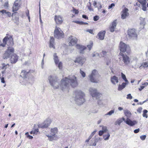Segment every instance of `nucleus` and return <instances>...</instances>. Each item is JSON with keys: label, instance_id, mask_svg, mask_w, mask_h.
Here are the masks:
<instances>
[{"label": "nucleus", "instance_id": "nucleus-1", "mask_svg": "<svg viewBox=\"0 0 148 148\" xmlns=\"http://www.w3.org/2000/svg\"><path fill=\"white\" fill-rule=\"evenodd\" d=\"M48 80L51 85L54 89L60 88L64 91H68L70 86L73 88H75L78 84L77 78L74 75L65 77L62 79L61 81L60 85L59 80L55 75H50L48 77Z\"/></svg>", "mask_w": 148, "mask_h": 148}, {"label": "nucleus", "instance_id": "nucleus-2", "mask_svg": "<svg viewBox=\"0 0 148 148\" xmlns=\"http://www.w3.org/2000/svg\"><path fill=\"white\" fill-rule=\"evenodd\" d=\"M75 100L76 103L79 105L83 104L85 101L84 92L80 90H78L75 91Z\"/></svg>", "mask_w": 148, "mask_h": 148}, {"label": "nucleus", "instance_id": "nucleus-3", "mask_svg": "<svg viewBox=\"0 0 148 148\" xmlns=\"http://www.w3.org/2000/svg\"><path fill=\"white\" fill-rule=\"evenodd\" d=\"M54 36L55 38L58 39L61 38L63 37V33L61 29L57 27L54 31Z\"/></svg>", "mask_w": 148, "mask_h": 148}, {"label": "nucleus", "instance_id": "nucleus-4", "mask_svg": "<svg viewBox=\"0 0 148 148\" xmlns=\"http://www.w3.org/2000/svg\"><path fill=\"white\" fill-rule=\"evenodd\" d=\"M89 92L90 95L92 97H95L97 99L99 98L101 95L100 93L97 92V90L94 88H90L89 89Z\"/></svg>", "mask_w": 148, "mask_h": 148}, {"label": "nucleus", "instance_id": "nucleus-5", "mask_svg": "<svg viewBox=\"0 0 148 148\" xmlns=\"http://www.w3.org/2000/svg\"><path fill=\"white\" fill-rule=\"evenodd\" d=\"M128 34L130 38L132 39H136L137 35L135 29H130L128 31Z\"/></svg>", "mask_w": 148, "mask_h": 148}, {"label": "nucleus", "instance_id": "nucleus-6", "mask_svg": "<svg viewBox=\"0 0 148 148\" xmlns=\"http://www.w3.org/2000/svg\"><path fill=\"white\" fill-rule=\"evenodd\" d=\"M51 123V120L50 119L45 120L43 123L39 124L38 125V128H46L50 125Z\"/></svg>", "mask_w": 148, "mask_h": 148}, {"label": "nucleus", "instance_id": "nucleus-7", "mask_svg": "<svg viewBox=\"0 0 148 148\" xmlns=\"http://www.w3.org/2000/svg\"><path fill=\"white\" fill-rule=\"evenodd\" d=\"M120 55L122 57V61L125 65H127L129 64L130 61L129 57L126 55L125 54L122 53H120Z\"/></svg>", "mask_w": 148, "mask_h": 148}, {"label": "nucleus", "instance_id": "nucleus-8", "mask_svg": "<svg viewBox=\"0 0 148 148\" xmlns=\"http://www.w3.org/2000/svg\"><path fill=\"white\" fill-rule=\"evenodd\" d=\"M53 59L56 64L58 65V68L60 69H61L62 67V63L61 62H59V60L58 58L56 53L53 54Z\"/></svg>", "mask_w": 148, "mask_h": 148}, {"label": "nucleus", "instance_id": "nucleus-9", "mask_svg": "<svg viewBox=\"0 0 148 148\" xmlns=\"http://www.w3.org/2000/svg\"><path fill=\"white\" fill-rule=\"evenodd\" d=\"M127 47V45L125 44L122 42H121L119 45L120 53H125L126 51Z\"/></svg>", "mask_w": 148, "mask_h": 148}, {"label": "nucleus", "instance_id": "nucleus-10", "mask_svg": "<svg viewBox=\"0 0 148 148\" xmlns=\"http://www.w3.org/2000/svg\"><path fill=\"white\" fill-rule=\"evenodd\" d=\"M129 10L126 8H124L121 12V18L123 19H125L129 15Z\"/></svg>", "mask_w": 148, "mask_h": 148}, {"label": "nucleus", "instance_id": "nucleus-11", "mask_svg": "<svg viewBox=\"0 0 148 148\" xmlns=\"http://www.w3.org/2000/svg\"><path fill=\"white\" fill-rule=\"evenodd\" d=\"M94 75L97 76H99V75H100L98 73V71L95 69H94L92 71L91 74L89 75V79L91 82H96L95 80H94L92 78V76Z\"/></svg>", "mask_w": 148, "mask_h": 148}, {"label": "nucleus", "instance_id": "nucleus-12", "mask_svg": "<svg viewBox=\"0 0 148 148\" xmlns=\"http://www.w3.org/2000/svg\"><path fill=\"white\" fill-rule=\"evenodd\" d=\"M5 38H6L5 46L6 44H7L8 46H12L13 45V39L12 37L10 36L9 37H5Z\"/></svg>", "mask_w": 148, "mask_h": 148}, {"label": "nucleus", "instance_id": "nucleus-13", "mask_svg": "<svg viewBox=\"0 0 148 148\" xmlns=\"http://www.w3.org/2000/svg\"><path fill=\"white\" fill-rule=\"evenodd\" d=\"M69 40L70 41L69 43V45H75L77 42V40L75 37L73 36H71L68 38Z\"/></svg>", "mask_w": 148, "mask_h": 148}, {"label": "nucleus", "instance_id": "nucleus-14", "mask_svg": "<svg viewBox=\"0 0 148 148\" xmlns=\"http://www.w3.org/2000/svg\"><path fill=\"white\" fill-rule=\"evenodd\" d=\"M18 59V56L16 54H13L11 55L10 61L11 63L15 64L17 62Z\"/></svg>", "mask_w": 148, "mask_h": 148}, {"label": "nucleus", "instance_id": "nucleus-15", "mask_svg": "<svg viewBox=\"0 0 148 148\" xmlns=\"http://www.w3.org/2000/svg\"><path fill=\"white\" fill-rule=\"evenodd\" d=\"M86 60V59L85 58L79 57L76 58V60L75 61V62L81 64L82 65Z\"/></svg>", "mask_w": 148, "mask_h": 148}, {"label": "nucleus", "instance_id": "nucleus-16", "mask_svg": "<svg viewBox=\"0 0 148 148\" xmlns=\"http://www.w3.org/2000/svg\"><path fill=\"white\" fill-rule=\"evenodd\" d=\"M21 1V0H16L15 1L12 7V11L13 12L16 11L18 10L19 9V3Z\"/></svg>", "mask_w": 148, "mask_h": 148}, {"label": "nucleus", "instance_id": "nucleus-17", "mask_svg": "<svg viewBox=\"0 0 148 148\" xmlns=\"http://www.w3.org/2000/svg\"><path fill=\"white\" fill-rule=\"evenodd\" d=\"M137 122L135 120L132 121L128 118H127L126 123L128 125L133 126L137 124Z\"/></svg>", "mask_w": 148, "mask_h": 148}, {"label": "nucleus", "instance_id": "nucleus-18", "mask_svg": "<svg viewBox=\"0 0 148 148\" xmlns=\"http://www.w3.org/2000/svg\"><path fill=\"white\" fill-rule=\"evenodd\" d=\"M76 47L77 49L80 50V53L82 54L84 53V51L87 49L86 47L79 44L77 45H76Z\"/></svg>", "mask_w": 148, "mask_h": 148}, {"label": "nucleus", "instance_id": "nucleus-19", "mask_svg": "<svg viewBox=\"0 0 148 148\" xmlns=\"http://www.w3.org/2000/svg\"><path fill=\"white\" fill-rule=\"evenodd\" d=\"M54 19L55 22L57 24H61L63 22L61 17L59 15L55 16L54 18Z\"/></svg>", "mask_w": 148, "mask_h": 148}, {"label": "nucleus", "instance_id": "nucleus-20", "mask_svg": "<svg viewBox=\"0 0 148 148\" xmlns=\"http://www.w3.org/2000/svg\"><path fill=\"white\" fill-rule=\"evenodd\" d=\"M110 80L112 83L114 85H115L119 82L118 77L115 75L111 77Z\"/></svg>", "mask_w": 148, "mask_h": 148}, {"label": "nucleus", "instance_id": "nucleus-21", "mask_svg": "<svg viewBox=\"0 0 148 148\" xmlns=\"http://www.w3.org/2000/svg\"><path fill=\"white\" fill-rule=\"evenodd\" d=\"M54 45V39L53 37L51 36L49 40V47L50 48H53V49H55Z\"/></svg>", "mask_w": 148, "mask_h": 148}, {"label": "nucleus", "instance_id": "nucleus-22", "mask_svg": "<svg viewBox=\"0 0 148 148\" xmlns=\"http://www.w3.org/2000/svg\"><path fill=\"white\" fill-rule=\"evenodd\" d=\"M106 33L105 31H101L98 33L97 36L98 38L100 40H103L104 38V37Z\"/></svg>", "mask_w": 148, "mask_h": 148}, {"label": "nucleus", "instance_id": "nucleus-23", "mask_svg": "<svg viewBox=\"0 0 148 148\" xmlns=\"http://www.w3.org/2000/svg\"><path fill=\"white\" fill-rule=\"evenodd\" d=\"M140 28L141 29H143L144 26L145 24V18L142 17H140Z\"/></svg>", "mask_w": 148, "mask_h": 148}, {"label": "nucleus", "instance_id": "nucleus-24", "mask_svg": "<svg viewBox=\"0 0 148 148\" xmlns=\"http://www.w3.org/2000/svg\"><path fill=\"white\" fill-rule=\"evenodd\" d=\"M128 83H127V82H123L121 84H119V86L118 90L119 91H121L123 89L125 88L126 85L128 84Z\"/></svg>", "mask_w": 148, "mask_h": 148}, {"label": "nucleus", "instance_id": "nucleus-25", "mask_svg": "<svg viewBox=\"0 0 148 148\" xmlns=\"http://www.w3.org/2000/svg\"><path fill=\"white\" fill-rule=\"evenodd\" d=\"M116 25V21L115 20L112 23V25L110 27V29L111 32H113L114 31Z\"/></svg>", "mask_w": 148, "mask_h": 148}, {"label": "nucleus", "instance_id": "nucleus-26", "mask_svg": "<svg viewBox=\"0 0 148 148\" xmlns=\"http://www.w3.org/2000/svg\"><path fill=\"white\" fill-rule=\"evenodd\" d=\"M58 132V129L57 127H55L52 128L51 130V134L53 136H55L56 134Z\"/></svg>", "mask_w": 148, "mask_h": 148}, {"label": "nucleus", "instance_id": "nucleus-27", "mask_svg": "<svg viewBox=\"0 0 148 148\" xmlns=\"http://www.w3.org/2000/svg\"><path fill=\"white\" fill-rule=\"evenodd\" d=\"M92 79H93L94 80H95L96 82H92L94 83H98L100 80L99 78L101 77L100 75H99V76H97L95 75H92Z\"/></svg>", "mask_w": 148, "mask_h": 148}, {"label": "nucleus", "instance_id": "nucleus-28", "mask_svg": "<svg viewBox=\"0 0 148 148\" xmlns=\"http://www.w3.org/2000/svg\"><path fill=\"white\" fill-rule=\"evenodd\" d=\"M124 113L127 118H129L131 116L132 114L131 112L128 110H124Z\"/></svg>", "mask_w": 148, "mask_h": 148}, {"label": "nucleus", "instance_id": "nucleus-29", "mask_svg": "<svg viewBox=\"0 0 148 148\" xmlns=\"http://www.w3.org/2000/svg\"><path fill=\"white\" fill-rule=\"evenodd\" d=\"M110 136V134L108 132L106 133L103 135V138L105 140H109Z\"/></svg>", "mask_w": 148, "mask_h": 148}, {"label": "nucleus", "instance_id": "nucleus-30", "mask_svg": "<svg viewBox=\"0 0 148 148\" xmlns=\"http://www.w3.org/2000/svg\"><path fill=\"white\" fill-rule=\"evenodd\" d=\"M29 73V72H27L25 71H23L21 73V76L23 78H25L27 77V75Z\"/></svg>", "mask_w": 148, "mask_h": 148}, {"label": "nucleus", "instance_id": "nucleus-31", "mask_svg": "<svg viewBox=\"0 0 148 148\" xmlns=\"http://www.w3.org/2000/svg\"><path fill=\"white\" fill-rule=\"evenodd\" d=\"M6 51L9 53H10L11 55H12V54L14 52V49L13 48L9 47L7 49Z\"/></svg>", "mask_w": 148, "mask_h": 148}, {"label": "nucleus", "instance_id": "nucleus-32", "mask_svg": "<svg viewBox=\"0 0 148 148\" xmlns=\"http://www.w3.org/2000/svg\"><path fill=\"white\" fill-rule=\"evenodd\" d=\"M11 55L10 53L7 52L6 51H5V53L3 54V58L4 59H7L8 58H9V57Z\"/></svg>", "mask_w": 148, "mask_h": 148}, {"label": "nucleus", "instance_id": "nucleus-33", "mask_svg": "<svg viewBox=\"0 0 148 148\" xmlns=\"http://www.w3.org/2000/svg\"><path fill=\"white\" fill-rule=\"evenodd\" d=\"M121 75L122 78L124 80L125 82H127V83H128V81L126 78L125 75L122 73H121Z\"/></svg>", "mask_w": 148, "mask_h": 148}, {"label": "nucleus", "instance_id": "nucleus-34", "mask_svg": "<svg viewBox=\"0 0 148 148\" xmlns=\"http://www.w3.org/2000/svg\"><path fill=\"white\" fill-rule=\"evenodd\" d=\"M141 66H142L144 68L148 67V61L147 62H143V63L142 64L141 66L139 67L140 68Z\"/></svg>", "mask_w": 148, "mask_h": 148}, {"label": "nucleus", "instance_id": "nucleus-35", "mask_svg": "<svg viewBox=\"0 0 148 148\" xmlns=\"http://www.w3.org/2000/svg\"><path fill=\"white\" fill-rule=\"evenodd\" d=\"M2 67L1 69H6L8 67H9V65L8 64H5L4 63H3L2 64Z\"/></svg>", "mask_w": 148, "mask_h": 148}, {"label": "nucleus", "instance_id": "nucleus-36", "mask_svg": "<svg viewBox=\"0 0 148 148\" xmlns=\"http://www.w3.org/2000/svg\"><path fill=\"white\" fill-rule=\"evenodd\" d=\"M6 38H4L3 39V43H2L0 40V47L2 46L3 47H5V41Z\"/></svg>", "mask_w": 148, "mask_h": 148}, {"label": "nucleus", "instance_id": "nucleus-37", "mask_svg": "<svg viewBox=\"0 0 148 148\" xmlns=\"http://www.w3.org/2000/svg\"><path fill=\"white\" fill-rule=\"evenodd\" d=\"M122 122V119H118L115 123L114 124L115 125H120L121 123Z\"/></svg>", "mask_w": 148, "mask_h": 148}, {"label": "nucleus", "instance_id": "nucleus-38", "mask_svg": "<svg viewBox=\"0 0 148 148\" xmlns=\"http://www.w3.org/2000/svg\"><path fill=\"white\" fill-rule=\"evenodd\" d=\"M143 117H145L146 118H147L148 117V115L147 113L148 112V111L146 110H144L143 111Z\"/></svg>", "mask_w": 148, "mask_h": 148}, {"label": "nucleus", "instance_id": "nucleus-39", "mask_svg": "<svg viewBox=\"0 0 148 148\" xmlns=\"http://www.w3.org/2000/svg\"><path fill=\"white\" fill-rule=\"evenodd\" d=\"M101 130L104 133H106L107 132H108L107 127L105 126H102Z\"/></svg>", "mask_w": 148, "mask_h": 148}, {"label": "nucleus", "instance_id": "nucleus-40", "mask_svg": "<svg viewBox=\"0 0 148 148\" xmlns=\"http://www.w3.org/2000/svg\"><path fill=\"white\" fill-rule=\"evenodd\" d=\"M93 43L92 41H91L90 42V44L87 45V47L88 48L89 51H90L91 49L93 46Z\"/></svg>", "mask_w": 148, "mask_h": 148}, {"label": "nucleus", "instance_id": "nucleus-41", "mask_svg": "<svg viewBox=\"0 0 148 148\" xmlns=\"http://www.w3.org/2000/svg\"><path fill=\"white\" fill-rule=\"evenodd\" d=\"M138 1L141 4V5L146 3V0H138Z\"/></svg>", "mask_w": 148, "mask_h": 148}, {"label": "nucleus", "instance_id": "nucleus-42", "mask_svg": "<svg viewBox=\"0 0 148 148\" xmlns=\"http://www.w3.org/2000/svg\"><path fill=\"white\" fill-rule=\"evenodd\" d=\"M87 5L88 9L90 11L93 10V9L92 8L91 3L90 2H89L87 4Z\"/></svg>", "mask_w": 148, "mask_h": 148}, {"label": "nucleus", "instance_id": "nucleus-43", "mask_svg": "<svg viewBox=\"0 0 148 148\" xmlns=\"http://www.w3.org/2000/svg\"><path fill=\"white\" fill-rule=\"evenodd\" d=\"M142 7V9L144 11H146V4L141 5Z\"/></svg>", "mask_w": 148, "mask_h": 148}, {"label": "nucleus", "instance_id": "nucleus-44", "mask_svg": "<svg viewBox=\"0 0 148 148\" xmlns=\"http://www.w3.org/2000/svg\"><path fill=\"white\" fill-rule=\"evenodd\" d=\"M80 73L83 77H84L86 76V74L84 72L82 71L81 69L80 70Z\"/></svg>", "mask_w": 148, "mask_h": 148}, {"label": "nucleus", "instance_id": "nucleus-45", "mask_svg": "<svg viewBox=\"0 0 148 148\" xmlns=\"http://www.w3.org/2000/svg\"><path fill=\"white\" fill-rule=\"evenodd\" d=\"M107 53V52L106 51H103L100 53V55L101 56L104 57Z\"/></svg>", "mask_w": 148, "mask_h": 148}, {"label": "nucleus", "instance_id": "nucleus-46", "mask_svg": "<svg viewBox=\"0 0 148 148\" xmlns=\"http://www.w3.org/2000/svg\"><path fill=\"white\" fill-rule=\"evenodd\" d=\"M96 132V130L94 131L93 132H92L91 134L90 135L89 137V139H91L93 136L94 135V134Z\"/></svg>", "mask_w": 148, "mask_h": 148}, {"label": "nucleus", "instance_id": "nucleus-47", "mask_svg": "<svg viewBox=\"0 0 148 148\" xmlns=\"http://www.w3.org/2000/svg\"><path fill=\"white\" fill-rule=\"evenodd\" d=\"M133 97L131 95V94H129L127 95L126 97V98L127 99H132Z\"/></svg>", "mask_w": 148, "mask_h": 148}, {"label": "nucleus", "instance_id": "nucleus-48", "mask_svg": "<svg viewBox=\"0 0 148 148\" xmlns=\"http://www.w3.org/2000/svg\"><path fill=\"white\" fill-rule=\"evenodd\" d=\"M8 2L7 1L5 2L3 6L5 8L7 9L8 8Z\"/></svg>", "mask_w": 148, "mask_h": 148}, {"label": "nucleus", "instance_id": "nucleus-49", "mask_svg": "<svg viewBox=\"0 0 148 148\" xmlns=\"http://www.w3.org/2000/svg\"><path fill=\"white\" fill-rule=\"evenodd\" d=\"M114 112V110H111L108 112L105 115H111Z\"/></svg>", "mask_w": 148, "mask_h": 148}, {"label": "nucleus", "instance_id": "nucleus-50", "mask_svg": "<svg viewBox=\"0 0 148 148\" xmlns=\"http://www.w3.org/2000/svg\"><path fill=\"white\" fill-rule=\"evenodd\" d=\"M55 136H51L48 138L49 140L50 141H53L54 140H55L54 138Z\"/></svg>", "mask_w": 148, "mask_h": 148}, {"label": "nucleus", "instance_id": "nucleus-51", "mask_svg": "<svg viewBox=\"0 0 148 148\" xmlns=\"http://www.w3.org/2000/svg\"><path fill=\"white\" fill-rule=\"evenodd\" d=\"M146 137V135H142V136H140V138L141 140H144L145 139Z\"/></svg>", "mask_w": 148, "mask_h": 148}, {"label": "nucleus", "instance_id": "nucleus-52", "mask_svg": "<svg viewBox=\"0 0 148 148\" xmlns=\"http://www.w3.org/2000/svg\"><path fill=\"white\" fill-rule=\"evenodd\" d=\"M7 11L4 10H3L0 11V12L2 13V14L4 15L5 14H6Z\"/></svg>", "mask_w": 148, "mask_h": 148}, {"label": "nucleus", "instance_id": "nucleus-53", "mask_svg": "<svg viewBox=\"0 0 148 148\" xmlns=\"http://www.w3.org/2000/svg\"><path fill=\"white\" fill-rule=\"evenodd\" d=\"M33 134H36L39 131V130L38 129H35L33 130Z\"/></svg>", "mask_w": 148, "mask_h": 148}, {"label": "nucleus", "instance_id": "nucleus-54", "mask_svg": "<svg viewBox=\"0 0 148 148\" xmlns=\"http://www.w3.org/2000/svg\"><path fill=\"white\" fill-rule=\"evenodd\" d=\"M142 109L143 108L142 107H139L137 110V112L139 113H140L141 112Z\"/></svg>", "mask_w": 148, "mask_h": 148}, {"label": "nucleus", "instance_id": "nucleus-55", "mask_svg": "<svg viewBox=\"0 0 148 148\" xmlns=\"http://www.w3.org/2000/svg\"><path fill=\"white\" fill-rule=\"evenodd\" d=\"M99 18V16H95L94 17L93 19L95 21H96L98 20Z\"/></svg>", "mask_w": 148, "mask_h": 148}, {"label": "nucleus", "instance_id": "nucleus-56", "mask_svg": "<svg viewBox=\"0 0 148 148\" xmlns=\"http://www.w3.org/2000/svg\"><path fill=\"white\" fill-rule=\"evenodd\" d=\"M86 31L89 32L90 34H93V30L92 29H88L86 30Z\"/></svg>", "mask_w": 148, "mask_h": 148}, {"label": "nucleus", "instance_id": "nucleus-57", "mask_svg": "<svg viewBox=\"0 0 148 148\" xmlns=\"http://www.w3.org/2000/svg\"><path fill=\"white\" fill-rule=\"evenodd\" d=\"M73 22L80 25H82V21H73Z\"/></svg>", "mask_w": 148, "mask_h": 148}, {"label": "nucleus", "instance_id": "nucleus-58", "mask_svg": "<svg viewBox=\"0 0 148 148\" xmlns=\"http://www.w3.org/2000/svg\"><path fill=\"white\" fill-rule=\"evenodd\" d=\"M104 133L102 130H101L99 131V136H101Z\"/></svg>", "mask_w": 148, "mask_h": 148}, {"label": "nucleus", "instance_id": "nucleus-59", "mask_svg": "<svg viewBox=\"0 0 148 148\" xmlns=\"http://www.w3.org/2000/svg\"><path fill=\"white\" fill-rule=\"evenodd\" d=\"M98 103L99 105L101 106L103 104L102 101L101 100H98Z\"/></svg>", "mask_w": 148, "mask_h": 148}, {"label": "nucleus", "instance_id": "nucleus-60", "mask_svg": "<svg viewBox=\"0 0 148 148\" xmlns=\"http://www.w3.org/2000/svg\"><path fill=\"white\" fill-rule=\"evenodd\" d=\"M44 59H43V58L42 59V62H41V68L42 69H43L44 68Z\"/></svg>", "mask_w": 148, "mask_h": 148}, {"label": "nucleus", "instance_id": "nucleus-61", "mask_svg": "<svg viewBox=\"0 0 148 148\" xmlns=\"http://www.w3.org/2000/svg\"><path fill=\"white\" fill-rule=\"evenodd\" d=\"M115 6V4L114 3H112L109 6L108 9H111L112 7Z\"/></svg>", "mask_w": 148, "mask_h": 148}, {"label": "nucleus", "instance_id": "nucleus-62", "mask_svg": "<svg viewBox=\"0 0 148 148\" xmlns=\"http://www.w3.org/2000/svg\"><path fill=\"white\" fill-rule=\"evenodd\" d=\"M139 131L140 129L139 128H138L134 130V132L135 133H137L139 132Z\"/></svg>", "mask_w": 148, "mask_h": 148}, {"label": "nucleus", "instance_id": "nucleus-63", "mask_svg": "<svg viewBox=\"0 0 148 148\" xmlns=\"http://www.w3.org/2000/svg\"><path fill=\"white\" fill-rule=\"evenodd\" d=\"M1 79V82L3 83H5V81L4 80V78L3 77H0Z\"/></svg>", "mask_w": 148, "mask_h": 148}, {"label": "nucleus", "instance_id": "nucleus-64", "mask_svg": "<svg viewBox=\"0 0 148 148\" xmlns=\"http://www.w3.org/2000/svg\"><path fill=\"white\" fill-rule=\"evenodd\" d=\"M98 4L99 5V6L98 7V9L99 10L102 8V6L100 2H99Z\"/></svg>", "mask_w": 148, "mask_h": 148}]
</instances>
